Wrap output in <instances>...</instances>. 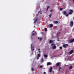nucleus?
<instances>
[{"label":"nucleus","mask_w":74,"mask_h":74,"mask_svg":"<svg viewBox=\"0 0 74 74\" xmlns=\"http://www.w3.org/2000/svg\"><path fill=\"white\" fill-rule=\"evenodd\" d=\"M69 12L68 14H66V16H69V15H71L73 13V10L71 9H70L69 10Z\"/></svg>","instance_id":"obj_1"},{"label":"nucleus","mask_w":74,"mask_h":74,"mask_svg":"<svg viewBox=\"0 0 74 74\" xmlns=\"http://www.w3.org/2000/svg\"><path fill=\"white\" fill-rule=\"evenodd\" d=\"M73 25L74 23H73V21H71L69 23L70 26H71V27H72V26H73Z\"/></svg>","instance_id":"obj_2"},{"label":"nucleus","mask_w":74,"mask_h":74,"mask_svg":"<svg viewBox=\"0 0 74 74\" xmlns=\"http://www.w3.org/2000/svg\"><path fill=\"white\" fill-rule=\"evenodd\" d=\"M69 42L70 43H72V42H74V39H71L69 40Z\"/></svg>","instance_id":"obj_3"},{"label":"nucleus","mask_w":74,"mask_h":74,"mask_svg":"<svg viewBox=\"0 0 74 74\" xmlns=\"http://www.w3.org/2000/svg\"><path fill=\"white\" fill-rule=\"evenodd\" d=\"M74 52V50L72 49L69 52V55H71V54H72V53Z\"/></svg>","instance_id":"obj_4"},{"label":"nucleus","mask_w":74,"mask_h":74,"mask_svg":"<svg viewBox=\"0 0 74 74\" xmlns=\"http://www.w3.org/2000/svg\"><path fill=\"white\" fill-rule=\"evenodd\" d=\"M68 44H64L63 45V47L64 48H66V47H67V46H68Z\"/></svg>","instance_id":"obj_5"},{"label":"nucleus","mask_w":74,"mask_h":74,"mask_svg":"<svg viewBox=\"0 0 74 74\" xmlns=\"http://www.w3.org/2000/svg\"><path fill=\"white\" fill-rule=\"evenodd\" d=\"M60 62H57L56 64V66H59L60 65Z\"/></svg>","instance_id":"obj_6"},{"label":"nucleus","mask_w":74,"mask_h":74,"mask_svg":"<svg viewBox=\"0 0 74 74\" xmlns=\"http://www.w3.org/2000/svg\"><path fill=\"white\" fill-rule=\"evenodd\" d=\"M62 13L63 15H66L67 14V12L66 11H64V12H63Z\"/></svg>","instance_id":"obj_7"},{"label":"nucleus","mask_w":74,"mask_h":74,"mask_svg":"<svg viewBox=\"0 0 74 74\" xmlns=\"http://www.w3.org/2000/svg\"><path fill=\"white\" fill-rule=\"evenodd\" d=\"M52 67H51L49 69V72L50 73H51L52 72Z\"/></svg>","instance_id":"obj_8"},{"label":"nucleus","mask_w":74,"mask_h":74,"mask_svg":"<svg viewBox=\"0 0 74 74\" xmlns=\"http://www.w3.org/2000/svg\"><path fill=\"white\" fill-rule=\"evenodd\" d=\"M32 44H32L31 45V48L32 49V51H34V48L33 49V48L32 47Z\"/></svg>","instance_id":"obj_9"},{"label":"nucleus","mask_w":74,"mask_h":74,"mask_svg":"<svg viewBox=\"0 0 74 74\" xmlns=\"http://www.w3.org/2000/svg\"><path fill=\"white\" fill-rule=\"evenodd\" d=\"M53 41L52 40H50L49 41V44H51V43H52V42H53Z\"/></svg>","instance_id":"obj_10"},{"label":"nucleus","mask_w":74,"mask_h":74,"mask_svg":"<svg viewBox=\"0 0 74 74\" xmlns=\"http://www.w3.org/2000/svg\"><path fill=\"white\" fill-rule=\"evenodd\" d=\"M56 46H55V45H53V49H56Z\"/></svg>","instance_id":"obj_11"},{"label":"nucleus","mask_w":74,"mask_h":74,"mask_svg":"<svg viewBox=\"0 0 74 74\" xmlns=\"http://www.w3.org/2000/svg\"><path fill=\"white\" fill-rule=\"evenodd\" d=\"M49 27H53V24H51L49 25Z\"/></svg>","instance_id":"obj_12"},{"label":"nucleus","mask_w":74,"mask_h":74,"mask_svg":"<svg viewBox=\"0 0 74 74\" xmlns=\"http://www.w3.org/2000/svg\"><path fill=\"white\" fill-rule=\"evenodd\" d=\"M44 56L45 58H47L48 57V56L47 54H44Z\"/></svg>","instance_id":"obj_13"},{"label":"nucleus","mask_w":74,"mask_h":74,"mask_svg":"<svg viewBox=\"0 0 74 74\" xmlns=\"http://www.w3.org/2000/svg\"><path fill=\"white\" fill-rule=\"evenodd\" d=\"M61 69H62V68L60 67V66L59 67V69L58 70L59 71H60V70Z\"/></svg>","instance_id":"obj_14"},{"label":"nucleus","mask_w":74,"mask_h":74,"mask_svg":"<svg viewBox=\"0 0 74 74\" xmlns=\"http://www.w3.org/2000/svg\"><path fill=\"white\" fill-rule=\"evenodd\" d=\"M40 57V54H38L37 58H39Z\"/></svg>","instance_id":"obj_15"},{"label":"nucleus","mask_w":74,"mask_h":74,"mask_svg":"<svg viewBox=\"0 0 74 74\" xmlns=\"http://www.w3.org/2000/svg\"><path fill=\"white\" fill-rule=\"evenodd\" d=\"M51 64V62H48L47 63V65H50Z\"/></svg>","instance_id":"obj_16"},{"label":"nucleus","mask_w":74,"mask_h":74,"mask_svg":"<svg viewBox=\"0 0 74 74\" xmlns=\"http://www.w3.org/2000/svg\"><path fill=\"white\" fill-rule=\"evenodd\" d=\"M72 68H73V67H72V66L71 65L69 67V69H72Z\"/></svg>","instance_id":"obj_17"},{"label":"nucleus","mask_w":74,"mask_h":74,"mask_svg":"<svg viewBox=\"0 0 74 74\" xmlns=\"http://www.w3.org/2000/svg\"><path fill=\"white\" fill-rule=\"evenodd\" d=\"M50 7L49 6H48L47 7V11H48V9H49V8H50Z\"/></svg>","instance_id":"obj_18"},{"label":"nucleus","mask_w":74,"mask_h":74,"mask_svg":"<svg viewBox=\"0 0 74 74\" xmlns=\"http://www.w3.org/2000/svg\"><path fill=\"white\" fill-rule=\"evenodd\" d=\"M54 23H58V21H56Z\"/></svg>","instance_id":"obj_19"},{"label":"nucleus","mask_w":74,"mask_h":74,"mask_svg":"<svg viewBox=\"0 0 74 74\" xmlns=\"http://www.w3.org/2000/svg\"><path fill=\"white\" fill-rule=\"evenodd\" d=\"M53 44H54V43L53 42L52 43L51 45V47H52V46L53 45Z\"/></svg>","instance_id":"obj_20"},{"label":"nucleus","mask_w":74,"mask_h":74,"mask_svg":"<svg viewBox=\"0 0 74 74\" xmlns=\"http://www.w3.org/2000/svg\"><path fill=\"white\" fill-rule=\"evenodd\" d=\"M45 32H47V28H45Z\"/></svg>","instance_id":"obj_21"},{"label":"nucleus","mask_w":74,"mask_h":74,"mask_svg":"<svg viewBox=\"0 0 74 74\" xmlns=\"http://www.w3.org/2000/svg\"><path fill=\"white\" fill-rule=\"evenodd\" d=\"M41 60L42 62H44V59L43 58H42Z\"/></svg>","instance_id":"obj_22"},{"label":"nucleus","mask_w":74,"mask_h":74,"mask_svg":"<svg viewBox=\"0 0 74 74\" xmlns=\"http://www.w3.org/2000/svg\"><path fill=\"white\" fill-rule=\"evenodd\" d=\"M51 15H52V14H50L49 15V18H51Z\"/></svg>","instance_id":"obj_23"},{"label":"nucleus","mask_w":74,"mask_h":74,"mask_svg":"<svg viewBox=\"0 0 74 74\" xmlns=\"http://www.w3.org/2000/svg\"><path fill=\"white\" fill-rule=\"evenodd\" d=\"M32 69V71H34V69L33 68H32L31 69Z\"/></svg>","instance_id":"obj_24"},{"label":"nucleus","mask_w":74,"mask_h":74,"mask_svg":"<svg viewBox=\"0 0 74 74\" xmlns=\"http://www.w3.org/2000/svg\"><path fill=\"white\" fill-rule=\"evenodd\" d=\"M60 49H62V47H60Z\"/></svg>","instance_id":"obj_25"},{"label":"nucleus","mask_w":74,"mask_h":74,"mask_svg":"<svg viewBox=\"0 0 74 74\" xmlns=\"http://www.w3.org/2000/svg\"><path fill=\"white\" fill-rule=\"evenodd\" d=\"M38 17H37V18H36V21H37V20H38Z\"/></svg>","instance_id":"obj_26"},{"label":"nucleus","mask_w":74,"mask_h":74,"mask_svg":"<svg viewBox=\"0 0 74 74\" xmlns=\"http://www.w3.org/2000/svg\"><path fill=\"white\" fill-rule=\"evenodd\" d=\"M42 67H43V66H42V65H41V66H40V68H42Z\"/></svg>","instance_id":"obj_27"},{"label":"nucleus","mask_w":74,"mask_h":74,"mask_svg":"<svg viewBox=\"0 0 74 74\" xmlns=\"http://www.w3.org/2000/svg\"><path fill=\"white\" fill-rule=\"evenodd\" d=\"M32 36H34V35H35V33H33V34H32Z\"/></svg>","instance_id":"obj_28"},{"label":"nucleus","mask_w":74,"mask_h":74,"mask_svg":"<svg viewBox=\"0 0 74 74\" xmlns=\"http://www.w3.org/2000/svg\"><path fill=\"white\" fill-rule=\"evenodd\" d=\"M59 33H60V32H58V33H57V34H56L57 36H58V34H59Z\"/></svg>","instance_id":"obj_29"},{"label":"nucleus","mask_w":74,"mask_h":74,"mask_svg":"<svg viewBox=\"0 0 74 74\" xmlns=\"http://www.w3.org/2000/svg\"><path fill=\"white\" fill-rule=\"evenodd\" d=\"M37 16H38V14H36V16L37 17Z\"/></svg>","instance_id":"obj_30"},{"label":"nucleus","mask_w":74,"mask_h":74,"mask_svg":"<svg viewBox=\"0 0 74 74\" xmlns=\"http://www.w3.org/2000/svg\"><path fill=\"white\" fill-rule=\"evenodd\" d=\"M37 22V21L36 20L34 22V23H36Z\"/></svg>","instance_id":"obj_31"},{"label":"nucleus","mask_w":74,"mask_h":74,"mask_svg":"<svg viewBox=\"0 0 74 74\" xmlns=\"http://www.w3.org/2000/svg\"><path fill=\"white\" fill-rule=\"evenodd\" d=\"M41 12L40 10L38 12V13H39V12Z\"/></svg>","instance_id":"obj_32"},{"label":"nucleus","mask_w":74,"mask_h":74,"mask_svg":"<svg viewBox=\"0 0 74 74\" xmlns=\"http://www.w3.org/2000/svg\"><path fill=\"white\" fill-rule=\"evenodd\" d=\"M60 10H63V8H60Z\"/></svg>","instance_id":"obj_33"},{"label":"nucleus","mask_w":74,"mask_h":74,"mask_svg":"<svg viewBox=\"0 0 74 74\" xmlns=\"http://www.w3.org/2000/svg\"><path fill=\"white\" fill-rule=\"evenodd\" d=\"M50 12H52V10H50Z\"/></svg>","instance_id":"obj_34"},{"label":"nucleus","mask_w":74,"mask_h":74,"mask_svg":"<svg viewBox=\"0 0 74 74\" xmlns=\"http://www.w3.org/2000/svg\"><path fill=\"white\" fill-rule=\"evenodd\" d=\"M42 40V39L41 38H40V41H41Z\"/></svg>","instance_id":"obj_35"},{"label":"nucleus","mask_w":74,"mask_h":74,"mask_svg":"<svg viewBox=\"0 0 74 74\" xmlns=\"http://www.w3.org/2000/svg\"><path fill=\"white\" fill-rule=\"evenodd\" d=\"M46 74V72H44V74Z\"/></svg>","instance_id":"obj_36"},{"label":"nucleus","mask_w":74,"mask_h":74,"mask_svg":"<svg viewBox=\"0 0 74 74\" xmlns=\"http://www.w3.org/2000/svg\"><path fill=\"white\" fill-rule=\"evenodd\" d=\"M38 52H39V53H40V52H41V51H38Z\"/></svg>","instance_id":"obj_37"},{"label":"nucleus","mask_w":74,"mask_h":74,"mask_svg":"<svg viewBox=\"0 0 74 74\" xmlns=\"http://www.w3.org/2000/svg\"><path fill=\"white\" fill-rule=\"evenodd\" d=\"M38 40H39V39H40V37H38Z\"/></svg>","instance_id":"obj_38"},{"label":"nucleus","mask_w":74,"mask_h":74,"mask_svg":"<svg viewBox=\"0 0 74 74\" xmlns=\"http://www.w3.org/2000/svg\"><path fill=\"white\" fill-rule=\"evenodd\" d=\"M38 58L37 57V60H38Z\"/></svg>","instance_id":"obj_39"},{"label":"nucleus","mask_w":74,"mask_h":74,"mask_svg":"<svg viewBox=\"0 0 74 74\" xmlns=\"http://www.w3.org/2000/svg\"><path fill=\"white\" fill-rule=\"evenodd\" d=\"M73 19L74 21V16L73 17Z\"/></svg>","instance_id":"obj_40"},{"label":"nucleus","mask_w":74,"mask_h":74,"mask_svg":"<svg viewBox=\"0 0 74 74\" xmlns=\"http://www.w3.org/2000/svg\"><path fill=\"white\" fill-rule=\"evenodd\" d=\"M40 49H39L38 50V51H40Z\"/></svg>","instance_id":"obj_41"},{"label":"nucleus","mask_w":74,"mask_h":74,"mask_svg":"<svg viewBox=\"0 0 74 74\" xmlns=\"http://www.w3.org/2000/svg\"><path fill=\"white\" fill-rule=\"evenodd\" d=\"M73 3H74V0H73Z\"/></svg>","instance_id":"obj_42"},{"label":"nucleus","mask_w":74,"mask_h":74,"mask_svg":"<svg viewBox=\"0 0 74 74\" xmlns=\"http://www.w3.org/2000/svg\"><path fill=\"white\" fill-rule=\"evenodd\" d=\"M40 14H42V13L40 12Z\"/></svg>","instance_id":"obj_43"},{"label":"nucleus","mask_w":74,"mask_h":74,"mask_svg":"<svg viewBox=\"0 0 74 74\" xmlns=\"http://www.w3.org/2000/svg\"><path fill=\"white\" fill-rule=\"evenodd\" d=\"M35 32L36 33H37L36 32Z\"/></svg>","instance_id":"obj_44"}]
</instances>
